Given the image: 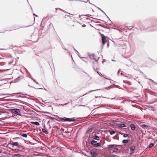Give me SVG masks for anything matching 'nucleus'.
I'll return each instance as SVG.
<instances>
[{"label": "nucleus", "instance_id": "obj_4", "mask_svg": "<svg viewBox=\"0 0 157 157\" xmlns=\"http://www.w3.org/2000/svg\"><path fill=\"white\" fill-rule=\"evenodd\" d=\"M10 144L13 147H16L17 148H18L20 147V146L19 145V143L18 142H12L10 143Z\"/></svg>", "mask_w": 157, "mask_h": 157}, {"label": "nucleus", "instance_id": "obj_8", "mask_svg": "<svg viewBox=\"0 0 157 157\" xmlns=\"http://www.w3.org/2000/svg\"><path fill=\"white\" fill-rule=\"evenodd\" d=\"M90 153L91 154V155H92L94 157H95L97 155V154L95 152H94L93 151H90Z\"/></svg>", "mask_w": 157, "mask_h": 157}, {"label": "nucleus", "instance_id": "obj_19", "mask_svg": "<svg viewBox=\"0 0 157 157\" xmlns=\"http://www.w3.org/2000/svg\"><path fill=\"white\" fill-rule=\"evenodd\" d=\"M65 18H70V19H71V16L70 15H66L65 16Z\"/></svg>", "mask_w": 157, "mask_h": 157}, {"label": "nucleus", "instance_id": "obj_28", "mask_svg": "<svg viewBox=\"0 0 157 157\" xmlns=\"http://www.w3.org/2000/svg\"><path fill=\"white\" fill-rule=\"evenodd\" d=\"M68 13V14H71V15H73V14L74 13H73V12L72 13Z\"/></svg>", "mask_w": 157, "mask_h": 157}, {"label": "nucleus", "instance_id": "obj_9", "mask_svg": "<svg viewBox=\"0 0 157 157\" xmlns=\"http://www.w3.org/2000/svg\"><path fill=\"white\" fill-rule=\"evenodd\" d=\"M130 127L131 129L132 130H134L136 129V126L133 124H131L130 125Z\"/></svg>", "mask_w": 157, "mask_h": 157}, {"label": "nucleus", "instance_id": "obj_10", "mask_svg": "<svg viewBox=\"0 0 157 157\" xmlns=\"http://www.w3.org/2000/svg\"><path fill=\"white\" fill-rule=\"evenodd\" d=\"M117 145H116V144H111V145H108L107 147H108V148H112V147H117Z\"/></svg>", "mask_w": 157, "mask_h": 157}, {"label": "nucleus", "instance_id": "obj_34", "mask_svg": "<svg viewBox=\"0 0 157 157\" xmlns=\"http://www.w3.org/2000/svg\"><path fill=\"white\" fill-rule=\"evenodd\" d=\"M83 59H86V58H82Z\"/></svg>", "mask_w": 157, "mask_h": 157}, {"label": "nucleus", "instance_id": "obj_3", "mask_svg": "<svg viewBox=\"0 0 157 157\" xmlns=\"http://www.w3.org/2000/svg\"><path fill=\"white\" fill-rule=\"evenodd\" d=\"M56 120L58 121H75V119L74 118H69L65 117L63 118L58 117Z\"/></svg>", "mask_w": 157, "mask_h": 157}, {"label": "nucleus", "instance_id": "obj_37", "mask_svg": "<svg viewBox=\"0 0 157 157\" xmlns=\"http://www.w3.org/2000/svg\"><path fill=\"white\" fill-rule=\"evenodd\" d=\"M3 49H1V50H3Z\"/></svg>", "mask_w": 157, "mask_h": 157}, {"label": "nucleus", "instance_id": "obj_31", "mask_svg": "<svg viewBox=\"0 0 157 157\" xmlns=\"http://www.w3.org/2000/svg\"><path fill=\"white\" fill-rule=\"evenodd\" d=\"M27 142H28L30 144H31V143L30 142V141H27Z\"/></svg>", "mask_w": 157, "mask_h": 157}, {"label": "nucleus", "instance_id": "obj_33", "mask_svg": "<svg viewBox=\"0 0 157 157\" xmlns=\"http://www.w3.org/2000/svg\"><path fill=\"white\" fill-rule=\"evenodd\" d=\"M2 152V151H1L0 150V153H1Z\"/></svg>", "mask_w": 157, "mask_h": 157}, {"label": "nucleus", "instance_id": "obj_14", "mask_svg": "<svg viewBox=\"0 0 157 157\" xmlns=\"http://www.w3.org/2000/svg\"><path fill=\"white\" fill-rule=\"evenodd\" d=\"M97 143V142L95 140H92L91 142V144L94 146V145L95 144H96Z\"/></svg>", "mask_w": 157, "mask_h": 157}, {"label": "nucleus", "instance_id": "obj_13", "mask_svg": "<svg viewBox=\"0 0 157 157\" xmlns=\"http://www.w3.org/2000/svg\"><path fill=\"white\" fill-rule=\"evenodd\" d=\"M109 132V133L110 135H113V134H114L116 133V132L114 131H110L109 130L108 131Z\"/></svg>", "mask_w": 157, "mask_h": 157}, {"label": "nucleus", "instance_id": "obj_12", "mask_svg": "<svg viewBox=\"0 0 157 157\" xmlns=\"http://www.w3.org/2000/svg\"><path fill=\"white\" fill-rule=\"evenodd\" d=\"M93 138L94 139L98 140H100V138L99 137L95 135L94 137Z\"/></svg>", "mask_w": 157, "mask_h": 157}, {"label": "nucleus", "instance_id": "obj_23", "mask_svg": "<svg viewBox=\"0 0 157 157\" xmlns=\"http://www.w3.org/2000/svg\"><path fill=\"white\" fill-rule=\"evenodd\" d=\"M12 105H17L16 104H14L13 102L10 101V106H12Z\"/></svg>", "mask_w": 157, "mask_h": 157}, {"label": "nucleus", "instance_id": "obj_7", "mask_svg": "<svg viewBox=\"0 0 157 157\" xmlns=\"http://www.w3.org/2000/svg\"><path fill=\"white\" fill-rule=\"evenodd\" d=\"M117 125L118 127H120L121 128L126 127L125 125L124 124H123V123L118 124H117Z\"/></svg>", "mask_w": 157, "mask_h": 157}, {"label": "nucleus", "instance_id": "obj_5", "mask_svg": "<svg viewBox=\"0 0 157 157\" xmlns=\"http://www.w3.org/2000/svg\"><path fill=\"white\" fill-rule=\"evenodd\" d=\"M140 126L144 129H149L150 128V126L145 124H143L142 123L140 124Z\"/></svg>", "mask_w": 157, "mask_h": 157}, {"label": "nucleus", "instance_id": "obj_21", "mask_svg": "<svg viewBox=\"0 0 157 157\" xmlns=\"http://www.w3.org/2000/svg\"><path fill=\"white\" fill-rule=\"evenodd\" d=\"M21 135L23 137H24L26 138L27 137V135L26 134L22 133L21 134Z\"/></svg>", "mask_w": 157, "mask_h": 157}, {"label": "nucleus", "instance_id": "obj_30", "mask_svg": "<svg viewBox=\"0 0 157 157\" xmlns=\"http://www.w3.org/2000/svg\"><path fill=\"white\" fill-rule=\"evenodd\" d=\"M34 122H31V123H32V124H34Z\"/></svg>", "mask_w": 157, "mask_h": 157}, {"label": "nucleus", "instance_id": "obj_36", "mask_svg": "<svg viewBox=\"0 0 157 157\" xmlns=\"http://www.w3.org/2000/svg\"><path fill=\"white\" fill-rule=\"evenodd\" d=\"M9 64H10V62L9 63Z\"/></svg>", "mask_w": 157, "mask_h": 157}, {"label": "nucleus", "instance_id": "obj_24", "mask_svg": "<svg viewBox=\"0 0 157 157\" xmlns=\"http://www.w3.org/2000/svg\"><path fill=\"white\" fill-rule=\"evenodd\" d=\"M61 10V11H63V10L61 9H60V8H56V12H57V10Z\"/></svg>", "mask_w": 157, "mask_h": 157}, {"label": "nucleus", "instance_id": "obj_18", "mask_svg": "<svg viewBox=\"0 0 157 157\" xmlns=\"http://www.w3.org/2000/svg\"><path fill=\"white\" fill-rule=\"evenodd\" d=\"M128 142V140H123L122 142L124 144H127Z\"/></svg>", "mask_w": 157, "mask_h": 157}, {"label": "nucleus", "instance_id": "obj_26", "mask_svg": "<svg viewBox=\"0 0 157 157\" xmlns=\"http://www.w3.org/2000/svg\"><path fill=\"white\" fill-rule=\"evenodd\" d=\"M17 105H12V106H10V109H13V108L15 107V106H16Z\"/></svg>", "mask_w": 157, "mask_h": 157}, {"label": "nucleus", "instance_id": "obj_6", "mask_svg": "<svg viewBox=\"0 0 157 157\" xmlns=\"http://www.w3.org/2000/svg\"><path fill=\"white\" fill-rule=\"evenodd\" d=\"M102 43L103 45H104L107 41L106 38L107 37L105 36H102Z\"/></svg>", "mask_w": 157, "mask_h": 157}, {"label": "nucleus", "instance_id": "obj_16", "mask_svg": "<svg viewBox=\"0 0 157 157\" xmlns=\"http://www.w3.org/2000/svg\"><path fill=\"white\" fill-rule=\"evenodd\" d=\"M135 146H132L131 147V151H134V150H135Z\"/></svg>", "mask_w": 157, "mask_h": 157}, {"label": "nucleus", "instance_id": "obj_35", "mask_svg": "<svg viewBox=\"0 0 157 157\" xmlns=\"http://www.w3.org/2000/svg\"><path fill=\"white\" fill-rule=\"evenodd\" d=\"M67 20V21H69V20Z\"/></svg>", "mask_w": 157, "mask_h": 157}, {"label": "nucleus", "instance_id": "obj_15", "mask_svg": "<svg viewBox=\"0 0 157 157\" xmlns=\"http://www.w3.org/2000/svg\"><path fill=\"white\" fill-rule=\"evenodd\" d=\"M14 157H21L22 156L19 154H14L13 156Z\"/></svg>", "mask_w": 157, "mask_h": 157}, {"label": "nucleus", "instance_id": "obj_20", "mask_svg": "<svg viewBox=\"0 0 157 157\" xmlns=\"http://www.w3.org/2000/svg\"><path fill=\"white\" fill-rule=\"evenodd\" d=\"M118 148H114L113 150V152H117L118 151Z\"/></svg>", "mask_w": 157, "mask_h": 157}, {"label": "nucleus", "instance_id": "obj_2", "mask_svg": "<svg viewBox=\"0 0 157 157\" xmlns=\"http://www.w3.org/2000/svg\"><path fill=\"white\" fill-rule=\"evenodd\" d=\"M10 112L12 114V117H14L15 115H21V112L19 109H11Z\"/></svg>", "mask_w": 157, "mask_h": 157}, {"label": "nucleus", "instance_id": "obj_22", "mask_svg": "<svg viewBox=\"0 0 157 157\" xmlns=\"http://www.w3.org/2000/svg\"><path fill=\"white\" fill-rule=\"evenodd\" d=\"M154 143H151L149 144V145L148 146V147H152L153 146H154Z\"/></svg>", "mask_w": 157, "mask_h": 157}, {"label": "nucleus", "instance_id": "obj_11", "mask_svg": "<svg viewBox=\"0 0 157 157\" xmlns=\"http://www.w3.org/2000/svg\"><path fill=\"white\" fill-rule=\"evenodd\" d=\"M101 145V143H97L96 144H94V146L95 147H99Z\"/></svg>", "mask_w": 157, "mask_h": 157}, {"label": "nucleus", "instance_id": "obj_32", "mask_svg": "<svg viewBox=\"0 0 157 157\" xmlns=\"http://www.w3.org/2000/svg\"><path fill=\"white\" fill-rule=\"evenodd\" d=\"M13 81H10V84L13 82Z\"/></svg>", "mask_w": 157, "mask_h": 157}, {"label": "nucleus", "instance_id": "obj_25", "mask_svg": "<svg viewBox=\"0 0 157 157\" xmlns=\"http://www.w3.org/2000/svg\"><path fill=\"white\" fill-rule=\"evenodd\" d=\"M34 124L36 125H39V123L38 122H35Z\"/></svg>", "mask_w": 157, "mask_h": 157}, {"label": "nucleus", "instance_id": "obj_29", "mask_svg": "<svg viewBox=\"0 0 157 157\" xmlns=\"http://www.w3.org/2000/svg\"><path fill=\"white\" fill-rule=\"evenodd\" d=\"M50 118H51L52 119H53L54 118L52 117H50Z\"/></svg>", "mask_w": 157, "mask_h": 157}, {"label": "nucleus", "instance_id": "obj_27", "mask_svg": "<svg viewBox=\"0 0 157 157\" xmlns=\"http://www.w3.org/2000/svg\"><path fill=\"white\" fill-rule=\"evenodd\" d=\"M128 136V135L127 134H124L123 135V136L124 137H126Z\"/></svg>", "mask_w": 157, "mask_h": 157}, {"label": "nucleus", "instance_id": "obj_17", "mask_svg": "<svg viewBox=\"0 0 157 157\" xmlns=\"http://www.w3.org/2000/svg\"><path fill=\"white\" fill-rule=\"evenodd\" d=\"M42 131L43 132H44L46 134H48V132L45 129L43 128L42 129Z\"/></svg>", "mask_w": 157, "mask_h": 157}, {"label": "nucleus", "instance_id": "obj_1", "mask_svg": "<svg viewBox=\"0 0 157 157\" xmlns=\"http://www.w3.org/2000/svg\"><path fill=\"white\" fill-rule=\"evenodd\" d=\"M19 72V71L17 69L13 71L11 74H10V79L13 78L15 80L20 78L19 75L18 74Z\"/></svg>", "mask_w": 157, "mask_h": 157}]
</instances>
